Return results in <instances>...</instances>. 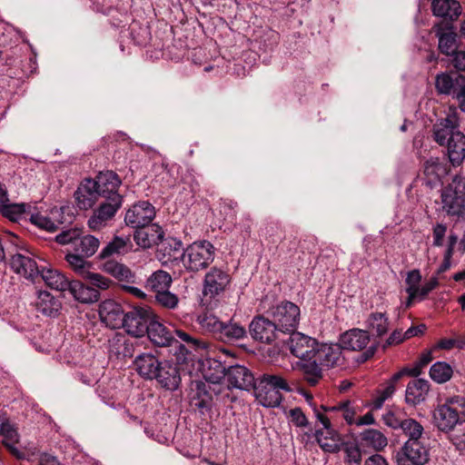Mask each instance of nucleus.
I'll return each mask as SVG.
<instances>
[{
	"instance_id": "f03ea898",
	"label": "nucleus",
	"mask_w": 465,
	"mask_h": 465,
	"mask_svg": "<svg viewBox=\"0 0 465 465\" xmlns=\"http://www.w3.org/2000/svg\"><path fill=\"white\" fill-rule=\"evenodd\" d=\"M435 426L443 432H449L457 425L465 422V398L453 395L439 402L433 411Z\"/></svg>"
},
{
	"instance_id": "864d4df0",
	"label": "nucleus",
	"mask_w": 465,
	"mask_h": 465,
	"mask_svg": "<svg viewBox=\"0 0 465 465\" xmlns=\"http://www.w3.org/2000/svg\"><path fill=\"white\" fill-rule=\"evenodd\" d=\"M154 299L159 306L168 310H174L179 303L178 296L171 292L169 289L155 293Z\"/></svg>"
},
{
	"instance_id": "7c9ffc66",
	"label": "nucleus",
	"mask_w": 465,
	"mask_h": 465,
	"mask_svg": "<svg viewBox=\"0 0 465 465\" xmlns=\"http://www.w3.org/2000/svg\"><path fill=\"white\" fill-rule=\"evenodd\" d=\"M246 335L245 327L231 319L227 322H222L216 339L223 342H233L245 338Z\"/></svg>"
},
{
	"instance_id": "338daca9",
	"label": "nucleus",
	"mask_w": 465,
	"mask_h": 465,
	"mask_svg": "<svg viewBox=\"0 0 465 465\" xmlns=\"http://www.w3.org/2000/svg\"><path fill=\"white\" fill-rule=\"evenodd\" d=\"M432 361V355L430 351L423 352L418 361L417 366L409 371V374L411 376H418L420 374V369L428 365Z\"/></svg>"
},
{
	"instance_id": "3c124183",
	"label": "nucleus",
	"mask_w": 465,
	"mask_h": 465,
	"mask_svg": "<svg viewBox=\"0 0 465 465\" xmlns=\"http://www.w3.org/2000/svg\"><path fill=\"white\" fill-rule=\"evenodd\" d=\"M401 430L408 437L407 441H421L424 428L416 420L408 418Z\"/></svg>"
},
{
	"instance_id": "e433bc0d",
	"label": "nucleus",
	"mask_w": 465,
	"mask_h": 465,
	"mask_svg": "<svg viewBox=\"0 0 465 465\" xmlns=\"http://www.w3.org/2000/svg\"><path fill=\"white\" fill-rule=\"evenodd\" d=\"M402 375L403 371L394 373L389 381H387L380 389L377 390L371 402L372 409H381L384 401L393 395L395 392V384Z\"/></svg>"
},
{
	"instance_id": "ddd939ff",
	"label": "nucleus",
	"mask_w": 465,
	"mask_h": 465,
	"mask_svg": "<svg viewBox=\"0 0 465 465\" xmlns=\"http://www.w3.org/2000/svg\"><path fill=\"white\" fill-rule=\"evenodd\" d=\"M154 206L147 201L134 203L125 213L124 223L134 229L145 227L155 217Z\"/></svg>"
},
{
	"instance_id": "c03bdc74",
	"label": "nucleus",
	"mask_w": 465,
	"mask_h": 465,
	"mask_svg": "<svg viewBox=\"0 0 465 465\" xmlns=\"http://www.w3.org/2000/svg\"><path fill=\"white\" fill-rule=\"evenodd\" d=\"M452 375V367L445 361H436L430 369V377L439 384L449 381Z\"/></svg>"
},
{
	"instance_id": "f8f14e48",
	"label": "nucleus",
	"mask_w": 465,
	"mask_h": 465,
	"mask_svg": "<svg viewBox=\"0 0 465 465\" xmlns=\"http://www.w3.org/2000/svg\"><path fill=\"white\" fill-rule=\"evenodd\" d=\"M249 331L253 340L262 343L271 344L279 339L282 333L276 323L262 315L255 316L250 325Z\"/></svg>"
},
{
	"instance_id": "4d7b16f0",
	"label": "nucleus",
	"mask_w": 465,
	"mask_h": 465,
	"mask_svg": "<svg viewBox=\"0 0 465 465\" xmlns=\"http://www.w3.org/2000/svg\"><path fill=\"white\" fill-rule=\"evenodd\" d=\"M84 279L92 285L91 287H94L97 290H107L113 283L112 281L107 277L91 271L85 275Z\"/></svg>"
},
{
	"instance_id": "f704fd0d",
	"label": "nucleus",
	"mask_w": 465,
	"mask_h": 465,
	"mask_svg": "<svg viewBox=\"0 0 465 465\" xmlns=\"http://www.w3.org/2000/svg\"><path fill=\"white\" fill-rule=\"evenodd\" d=\"M179 180V166L176 164L162 163L156 167L155 182L163 188L175 186Z\"/></svg>"
},
{
	"instance_id": "c85d7f7f",
	"label": "nucleus",
	"mask_w": 465,
	"mask_h": 465,
	"mask_svg": "<svg viewBox=\"0 0 465 465\" xmlns=\"http://www.w3.org/2000/svg\"><path fill=\"white\" fill-rule=\"evenodd\" d=\"M67 290L73 297L82 303L96 302L100 298V292L97 289L87 286L79 281H71Z\"/></svg>"
},
{
	"instance_id": "dca6fc26",
	"label": "nucleus",
	"mask_w": 465,
	"mask_h": 465,
	"mask_svg": "<svg viewBox=\"0 0 465 465\" xmlns=\"http://www.w3.org/2000/svg\"><path fill=\"white\" fill-rule=\"evenodd\" d=\"M93 181L96 183L99 195L106 201H113L116 197L120 203H123V196L118 190L122 184V181L118 174L113 171L100 172Z\"/></svg>"
},
{
	"instance_id": "5701e85b",
	"label": "nucleus",
	"mask_w": 465,
	"mask_h": 465,
	"mask_svg": "<svg viewBox=\"0 0 465 465\" xmlns=\"http://www.w3.org/2000/svg\"><path fill=\"white\" fill-rule=\"evenodd\" d=\"M157 373L153 379H155L163 388L174 391L179 387L181 382V376L178 367L168 361L161 363L157 369Z\"/></svg>"
},
{
	"instance_id": "09e8293b",
	"label": "nucleus",
	"mask_w": 465,
	"mask_h": 465,
	"mask_svg": "<svg viewBox=\"0 0 465 465\" xmlns=\"http://www.w3.org/2000/svg\"><path fill=\"white\" fill-rule=\"evenodd\" d=\"M407 419L406 413L398 407H391L382 416L384 423L394 430L401 429Z\"/></svg>"
},
{
	"instance_id": "7ed1b4c3",
	"label": "nucleus",
	"mask_w": 465,
	"mask_h": 465,
	"mask_svg": "<svg viewBox=\"0 0 465 465\" xmlns=\"http://www.w3.org/2000/svg\"><path fill=\"white\" fill-rule=\"evenodd\" d=\"M256 400L264 407H277L282 402V391H289L287 381L281 375L263 374L254 386Z\"/></svg>"
},
{
	"instance_id": "052dcab7",
	"label": "nucleus",
	"mask_w": 465,
	"mask_h": 465,
	"mask_svg": "<svg viewBox=\"0 0 465 465\" xmlns=\"http://www.w3.org/2000/svg\"><path fill=\"white\" fill-rule=\"evenodd\" d=\"M291 422L299 428H305L309 425L308 419L301 408L291 409L289 411Z\"/></svg>"
},
{
	"instance_id": "a18cd8bd",
	"label": "nucleus",
	"mask_w": 465,
	"mask_h": 465,
	"mask_svg": "<svg viewBox=\"0 0 465 465\" xmlns=\"http://www.w3.org/2000/svg\"><path fill=\"white\" fill-rule=\"evenodd\" d=\"M85 256L75 253H67L65 260L70 268L80 277L84 278L91 271L92 263L85 260Z\"/></svg>"
},
{
	"instance_id": "4c0bfd02",
	"label": "nucleus",
	"mask_w": 465,
	"mask_h": 465,
	"mask_svg": "<svg viewBox=\"0 0 465 465\" xmlns=\"http://www.w3.org/2000/svg\"><path fill=\"white\" fill-rule=\"evenodd\" d=\"M433 29L439 38V50L441 54L449 56L458 50L457 34L452 29H440L434 26Z\"/></svg>"
},
{
	"instance_id": "4be33fe9",
	"label": "nucleus",
	"mask_w": 465,
	"mask_h": 465,
	"mask_svg": "<svg viewBox=\"0 0 465 465\" xmlns=\"http://www.w3.org/2000/svg\"><path fill=\"white\" fill-rule=\"evenodd\" d=\"M163 236L164 232L161 226L156 223H150L145 227L137 229L134 234V240L139 247L148 249L159 244Z\"/></svg>"
},
{
	"instance_id": "423d86ee",
	"label": "nucleus",
	"mask_w": 465,
	"mask_h": 465,
	"mask_svg": "<svg viewBox=\"0 0 465 465\" xmlns=\"http://www.w3.org/2000/svg\"><path fill=\"white\" fill-rule=\"evenodd\" d=\"M213 364L216 372L205 374L207 381L218 383L221 379L224 378L228 382V387L240 390H249L254 386V377L246 367L234 365L226 369L219 361H214Z\"/></svg>"
},
{
	"instance_id": "72a5a7b5",
	"label": "nucleus",
	"mask_w": 465,
	"mask_h": 465,
	"mask_svg": "<svg viewBox=\"0 0 465 465\" xmlns=\"http://www.w3.org/2000/svg\"><path fill=\"white\" fill-rule=\"evenodd\" d=\"M37 312L49 317H54L61 309V302L58 299L45 291L38 292L35 302Z\"/></svg>"
},
{
	"instance_id": "473e14b6",
	"label": "nucleus",
	"mask_w": 465,
	"mask_h": 465,
	"mask_svg": "<svg viewBox=\"0 0 465 465\" xmlns=\"http://www.w3.org/2000/svg\"><path fill=\"white\" fill-rule=\"evenodd\" d=\"M0 435L3 437L4 445L10 452L18 459H24L25 454L20 452L15 445L19 441V434L17 429L8 420H5L0 425Z\"/></svg>"
},
{
	"instance_id": "c9c22d12",
	"label": "nucleus",
	"mask_w": 465,
	"mask_h": 465,
	"mask_svg": "<svg viewBox=\"0 0 465 465\" xmlns=\"http://www.w3.org/2000/svg\"><path fill=\"white\" fill-rule=\"evenodd\" d=\"M39 276L47 286L56 291H66L69 285L67 278L58 270L41 266Z\"/></svg>"
},
{
	"instance_id": "f3484780",
	"label": "nucleus",
	"mask_w": 465,
	"mask_h": 465,
	"mask_svg": "<svg viewBox=\"0 0 465 465\" xmlns=\"http://www.w3.org/2000/svg\"><path fill=\"white\" fill-rule=\"evenodd\" d=\"M289 338V349L291 353L302 361L312 360L318 342L302 332L292 331Z\"/></svg>"
},
{
	"instance_id": "f257e3e1",
	"label": "nucleus",
	"mask_w": 465,
	"mask_h": 465,
	"mask_svg": "<svg viewBox=\"0 0 465 465\" xmlns=\"http://www.w3.org/2000/svg\"><path fill=\"white\" fill-rule=\"evenodd\" d=\"M460 118L455 108L450 107L447 116L433 125V138L447 146L450 163L460 166L465 160V134L459 130Z\"/></svg>"
},
{
	"instance_id": "49530a36",
	"label": "nucleus",
	"mask_w": 465,
	"mask_h": 465,
	"mask_svg": "<svg viewBox=\"0 0 465 465\" xmlns=\"http://www.w3.org/2000/svg\"><path fill=\"white\" fill-rule=\"evenodd\" d=\"M196 322L203 331L212 333L215 338L223 322L217 316L209 312L200 313L197 316Z\"/></svg>"
},
{
	"instance_id": "603ef678",
	"label": "nucleus",
	"mask_w": 465,
	"mask_h": 465,
	"mask_svg": "<svg viewBox=\"0 0 465 465\" xmlns=\"http://www.w3.org/2000/svg\"><path fill=\"white\" fill-rule=\"evenodd\" d=\"M454 82H457L458 87H465V77L452 71L439 74L436 78L435 87H455Z\"/></svg>"
},
{
	"instance_id": "774afa93",
	"label": "nucleus",
	"mask_w": 465,
	"mask_h": 465,
	"mask_svg": "<svg viewBox=\"0 0 465 465\" xmlns=\"http://www.w3.org/2000/svg\"><path fill=\"white\" fill-rule=\"evenodd\" d=\"M420 281H421V274L419 270L415 269V270L409 272L407 274L406 280H405L406 284H407L406 290L411 289V290L417 292V288L419 287Z\"/></svg>"
},
{
	"instance_id": "2eb2a0df",
	"label": "nucleus",
	"mask_w": 465,
	"mask_h": 465,
	"mask_svg": "<svg viewBox=\"0 0 465 465\" xmlns=\"http://www.w3.org/2000/svg\"><path fill=\"white\" fill-rule=\"evenodd\" d=\"M113 201L103 202L96 209L94 210L92 215L88 219V227L93 231H99L104 228L108 223L114 219L118 210L122 207L118 197L112 199Z\"/></svg>"
},
{
	"instance_id": "39448f33",
	"label": "nucleus",
	"mask_w": 465,
	"mask_h": 465,
	"mask_svg": "<svg viewBox=\"0 0 465 465\" xmlns=\"http://www.w3.org/2000/svg\"><path fill=\"white\" fill-rule=\"evenodd\" d=\"M231 281L232 278L226 271L217 267L211 268L203 278L201 304L206 309L215 307L218 299L229 288Z\"/></svg>"
},
{
	"instance_id": "5fc2aeb1",
	"label": "nucleus",
	"mask_w": 465,
	"mask_h": 465,
	"mask_svg": "<svg viewBox=\"0 0 465 465\" xmlns=\"http://www.w3.org/2000/svg\"><path fill=\"white\" fill-rule=\"evenodd\" d=\"M5 201L0 203V212L3 216L11 221H18L25 213V204L5 203Z\"/></svg>"
},
{
	"instance_id": "20e7f679",
	"label": "nucleus",
	"mask_w": 465,
	"mask_h": 465,
	"mask_svg": "<svg viewBox=\"0 0 465 465\" xmlns=\"http://www.w3.org/2000/svg\"><path fill=\"white\" fill-rule=\"evenodd\" d=\"M442 212L450 217L465 216V177L456 174L440 191Z\"/></svg>"
},
{
	"instance_id": "cd10ccee",
	"label": "nucleus",
	"mask_w": 465,
	"mask_h": 465,
	"mask_svg": "<svg viewBox=\"0 0 465 465\" xmlns=\"http://www.w3.org/2000/svg\"><path fill=\"white\" fill-rule=\"evenodd\" d=\"M146 334L150 341L159 347H168L175 341L172 331L157 321H152Z\"/></svg>"
},
{
	"instance_id": "a878e982",
	"label": "nucleus",
	"mask_w": 465,
	"mask_h": 465,
	"mask_svg": "<svg viewBox=\"0 0 465 465\" xmlns=\"http://www.w3.org/2000/svg\"><path fill=\"white\" fill-rule=\"evenodd\" d=\"M102 269L104 272L114 277L121 284L135 283V273L124 263L109 259L103 263Z\"/></svg>"
},
{
	"instance_id": "6e6d98bb",
	"label": "nucleus",
	"mask_w": 465,
	"mask_h": 465,
	"mask_svg": "<svg viewBox=\"0 0 465 465\" xmlns=\"http://www.w3.org/2000/svg\"><path fill=\"white\" fill-rule=\"evenodd\" d=\"M342 450L345 453V462L349 465H360L361 461V451L357 444L353 442L342 443Z\"/></svg>"
},
{
	"instance_id": "412c9836",
	"label": "nucleus",
	"mask_w": 465,
	"mask_h": 465,
	"mask_svg": "<svg viewBox=\"0 0 465 465\" xmlns=\"http://www.w3.org/2000/svg\"><path fill=\"white\" fill-rule=\"evenodd\" d=\"M12 270L26 279L35 280L39 276L41 266L29 253H15L10 261Z\"/></svg>"
},
{
	"instance_id": "ea45409f",
	"label": "nucleus",
	"mask_w": 465,
	"mask_h": 465,
	"mask_svg": "<svg viewBox=\"0 0 465 465\" xmlns=\"http://www.w3.org/2000/svg\"><path fill=\"white\" fill-rule=\"evenodd\" d=\"M172 282V277L167 272L158 270L152 273L146 280L145 288L155 294L159 292L169 289Z\"/></svg>"
},
{
	"instance_id": "69168bd1",
	"label": "nucleus",
	"mask_w": 465,
	"mask_h": 465,
	"mask_svg": "<svg viewBox=\"0 0 465 465\" xmlns=\"http://www.w3.org/2000/svg\"><path fill=\"white\" fill-rule=\"evenodd\" d=\"M440 94H452L460 109L465 112V89H438Z\"/></svg>"
},
{
	"instance_id": "c756f323",
	"label": "nucleus",
	"mask_w": 465,
	"mask_h": 465,
	"mask_svg": "<svg viewBox=\"0 0 465 465\" xmlns=\"http://www.w3.org/2000/svg\"><path fill=\"white\" fill-rule=\"evenodd\" d=\"M162 362L152 353H142L135 358L134 365L140 376L152 380Z\"/></svg>"
},
{
	"instance_id": "37998d69",
	"label": "nucleus",
	"mask_w": 465,
	"mask_h": 465,
	"mask_svg": "<svg viewBox=\"0 0 465 465\" xmlns=\"http://www.w3.org/2000/svg\"><path fill=\"white\" fill-rule=\"evenodd\" d=\"M367 327L370 330L369 332L381 337L389 331V319L385 313L372 312L368 317Z\"/></svg>"
},
{
	"instance_id": "e2e57ef3",
	"label": "nucleus",
	"mask_w": 465,
	"mask_h": 465,
	"mask_svg": "<svg viewBox=\"0 0 465 465\" xmlns=\"http://www.w3.org/2000/svg\"><path fill=\"white\" fill-rule=\"evenodd\" d=\"M439 285V281L437 276L431 277L427 282H425L421 287L417 288V295L419 296V301H423L427 298L429 293L432 292Z\"/></svg>"
},
{
	"instance_id": "0eeeda50",
	"label": "nucleus",
	"mask_w": 465,
	"mask_h": 465,
	"mask_svg": "<svg viewBox=\"0 0 465 465\" xmlns=\"http://www.w3.org/2000/svg\"><path fill=\"white\" fill-rule=\"evenodd\" d=\"M214 260V247L208 241L190 244L183 252L182 261L185 269L196 272L207 268Z\"/></svg>"
},
{
	"instance_id": "a19ab883",
	"label": "nucleus",
	"mask_w": 465,
	"mask_h": 465,
	"mask_svg": "<svg viewBox=\"0 0 465 465\" xmlns=\"http://www.w3.org/2000/svg\"><path fill=\"white\" fill-rule=\"evenodd\" d=\"M301 371L303 380L310 386H315L322 379V366L314 359L303 361Z\"/></svg>"
},
{
	"instance_id": "aec40b11",
	"label": "nucleus",
	"mask_w": 465,
	"mask_h": 465,
	"mask_svg": "<svg viewBox=\"0 0 465 465\" xmlns=\"http://www.w3.org/2000/svg\"><path fill=\"white\" fill-rule=\"evenodd\" d=\"M341 347L339 344H317L312 359L321 366L331 368L342 363Z\"/></svg>"
},
{
	"instance_id": "13d9d810",
	"label": "nucleus",
	"mask_w": 465,
	"mask_h": 465,
	"mask_svg": "<svg viewBox=\"0 0 465 465\" xmlns=\"http://www.w3.org/2000/svg\"><path fill=\"white\" fill-rule=\"evenodd\" d=\"M30 221L37 227L48 232H55L58 229V224L55 222L40 213L32 214Z\"/></svg>"
},
{
	"instance_id": "0e129e2a",
	"label": "nucleus",
	"mask_w": 465,
	"mask_h": 465,
	"mask_svg": "<svg viewBox=\"0 0 465 465\" xmlns=\"http://www.w3.org/2000/svg\"><path fill=\"white\" fill-rule=\"evenodd\" d=\"M175 333L178 338L189 344L192 349L197 350L200 348H205V343L203 341L191 336L189 333L182 330H176Z\"/></svg>"
},
{
	"instance_id": "6e6552de",
	"label": "nucleus",
	"mask_w": 465,
	"mask_h": 465,
	"mask_svg": "<svg viewBox=\"0 0 465 465\" xmlns=\"http://www.w3.org/2000/svg\"><path fill=\"white\" fill-rule=\"evenodd\" d=\"M269 313L282 333L296 331L301 316L298 305L289 301H282L270 308Z\"/></svg>"
},
{
	"instance_id": "6ab92c4d",
	"label": "nucleus",
	"mask_w": 465,
	"mask_h": 465,
	"mask_svg": "<svg viewBox=\"0 0 465 465\" xmlns=\"http://www.w3.org/2000/svg\"><path fill=\"white\" fill-rule=\"evenodd\" d=\"M76 206L80 210H89L100 197L96 183L91 178L84 179L74 193Z\"/></svg>"
},
{
	"instance_id": "9b49d317",
	"label": "nucleus",
	"mask_w": 465,
	"mask_h": 465,
	"mask_svg": "<svg viewBox=\"0 0 465 465\" xmlns=\"http://www.w3.org/2000/svg\"><path fill=\"white\" fill-rule=\"evenodd\" d=\"M429 450L421 441H406L396 454L397 465H424Z\"/></svg>"
},
{
	"instance_id": "de8ad7c7",
	"label": "nucleus",
	"mask_w": 465,
	"mask_h": 465,
	"mask_svg": "<svg viewBox=\"0 0 465 465\" xmlns=\"http://www.w3.org/2000/svg\"><path fill=\"white\" fill-rule=\"evenodd\" d=\"M361 440L376 450H381L388 444L387 438L381 431L373 429L365 430L361 433Z\"/></svg>"
},
{
	"instance_id": "1a4fd4ad",
	"label": "nucleus",
	"mask_w": 465,
	"mask_h": 465,
	"mask_svg": "<svg viewBox=\"0 0 465 465\" xmlns=\"http://www.w3.org/2000/svg\"><path fill=\"white\" fill-rule=\"evenodd\" d=\"M153 314L149 308H134L124 314L123 326L134 337H143L148 331Z\"/></svg>"
},
{
	"instance_id": "4468645a",
	"label": "nucleus",
	"mask_w": 465,
	"mask_h": 465,
	"mask_svg": "<svg viewBox=\"0 0 465 465\" xmlns=\"http://www.w3.org/2000/svg\"><path fill=\"white\" fill-rule=\"evenodd\" d=\"M315 416L323 426V430H315L314 436L317 442L325 451H339L341 450L340 436L331 428L330 419L318 410H315Z\"/></svg>"
},
{
	"instance_id": "79ce46f5",
	"label": "nucleus",
	"mask_w": 465,
	"mask_h": 465,
	"mask_svg": "<svg viewBox=\"0 0 465 465\" xmlns=\"http://www.w3.org/2000/svg\"><path fill=\"white\" fill-rule=\"evenodd\" d=\"M110 352L116 356L132 357L134 352L133 344L121 333H116L111 340H109Z\"/></svg>"
},
{
	"instance_id": "393cba45",
	"label": "nucleus",
	"mask_w": 465,
	"mask_h": 465,
	"mask_svg": "<svg viewBox=\"0 0 465 465\" xmlns=\"http://www.w3.org/2000/svg\"><path fill=\"white\" fill-rule=\"evenodd\" d=\"M370 342V332L360 329L350 330L340 337L341 349L349 351H361Z\"/></svg>"
},
{
	"instance_id": "b1692460",
	"label": "nucleus",
	"mask_w": 465,
	"mask_h": 465,
	"mask_svg": "<svg viewBox=\"0 0 465 465\" xmlns=\"http://www.w3.org/2000/svg\"><path fill=\"white\" fill-rule=\"evenodd\" d=\"M99 316L102 322L112 329L123 326L124 321V313L122 306L112 300L102 302L99 309Z\"/></svg>"
},
{
	"instance_id": "2f4dec72",
	"label": "nucleus",
	"mask_w": 465,
	"mask_h": 465,
	"mask_svg": "<svg viewBox=\"0 0 465 465\" xmlns=\"http://www.w3.org/2000/svg\"><path fill=\"white\" fill-rule=\"evenodd\" d=\"M133 244L129 236H114L99 253L100 259H106L114 255H124L132 250Z\"/></svg>"
},
{
	"instance_id": "9d476101",
	"label": "nucleus",
	"mask_w": 465,
	"mask_h": 465,
	"mask_svg": "<svg viewBox=\"0 0 465 465\" xmlns=\"http://www.w3.org/2000/svg\"><path fill=\"white\" fill-rule=\"evenodd\" d=\"M431 10L435 16L442 18L440 22L434 25V27L440 29H452V23L461 14V6L456 0H432Z\"/></svg>"
},
{
	"instance_id": "680f3d73",
	"label": "nucleus",
	"mask_w": 465,
	"mask_h": 465,
	"mask_svg": "<svg viewBox=\"0 0 465 465\" xmlns=\"http://www.w3.org/2000/svg\"><path fill=\"white\" fill-rule=\"evenodd\" d=\"M80 234L81 232L77 229L64 231L56 235L55 241L63 245L72 243L73 247H74V242Z\"/></svg>"
},
{
	"instance_id": "8fccbe9b",
	"label": "nucleus",
	"mask_w": 465,
	"mask_h": 465,
	"mask_svg": "<svg viewBox=\"0 0 465 465\" xmlns=\"http://www.w3.org/2000/svg\"><path fill=\"white\" fill-rule=\"evenodd\" d=\"M325 411H332V412H340L342 418L346 420V422L350 425L354 424L355 422V409L351 406V402L350 401H342L337 403L336 405L329 408H324L322 406Z\"/></svg>"
},
{
	"instance_id": "58836bf2",
	"label": "nucleus",
	"mask_w": 465,
	"mask_h": 465,
	"mask_svg": "<svg viewBox=\"0 0 465 465\" xmlns=\"http://www.w3.org/2000/svg\"><path fill=\"white\" fill-rule=\"evenodd\" d=\"M99 245V239L94 237V235H79L77 236V239L74 242V252H77L82 256L89 258L96 252Z\"/></svg>"
},
{
	"instance_id": "bb28decb",
	"label": "nucleus",
	"mask_w": 465,
	"mask_h": 465,
	"mask_svg": "<svg viewBox=\"0 0 465 465\" xmlns=\"http://www.w3.org/2000/svg\"><path fill=\"white\" fill-rule=\"evenodd\" d=\"M430 391V383L424 379L411 381L406 388L405 400L408 404L417 405L425 401Z\"/></svg>"
},
{
	"instance_id": "a211bd4d",
	"label": "nucleus",
	"mask_w": 465,
	"mask_h": 465,
	"mask_svg": "<svg viewBox=\"0 0 465 465\" xmlns=\"http://www.w3.org/2000/svg\"><path fill=\"white\" fill-rule=\"evenodd\" d=\"M450 169L439 157H430L423 163L422 180L429 188L432 189L441 183Z\"/></svg>"
},
{
	"instance_id": "bf43d9fd",
	"label": "nucleus",
	"mask_w": 465,
	"mask_h": 465,
	"mask_svg": "<svg viewBox=\"0 0 465 465\" xmlns=\"http://www.w3.org/2000/svg\"><path fill=\"white\" fill-rule=\"evenodd\" d=\"M448 57V62L457 72H465V51L456 50Z\"/></svg>"
}]
</instances>
